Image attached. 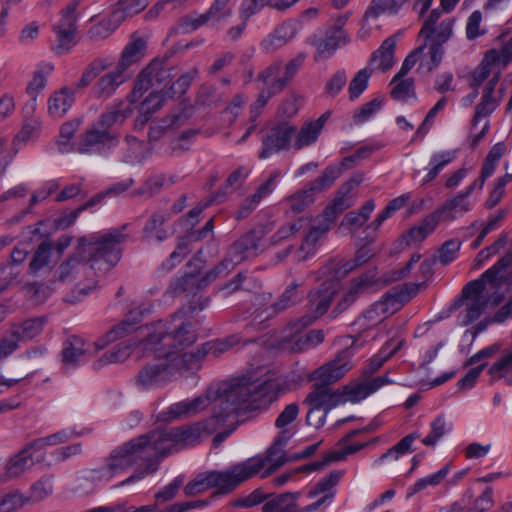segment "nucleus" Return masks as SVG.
<instances>
[{
	"label": "nucleus",
	"instance_id": "obj_49",
	"mask_svg": "<svg viewBox=\"0 0 512 512\" xmlns=\"http://www.w3.org/2000/svg\"><path fill=\"white\" fill-rule=\"evenodd\" d=\"M238 263L233 260V257L229 256L224 258L217 266L211 269L201 278L199 287L205 288L210 282L215 281L219 277L227 275V273L234 268Z\"/></svg>",
	"mask_w": 512,
	"mask_h": 512
},
{
	"label": "nucleus",
	"instance_id": "obj_41",
	"mask_svg": "<svg viewBox=\"0 0 512 512\" xmlns=\"http://www.w3.org/2000/svg\"><path fill=\"white\" fill-rule=\"evenodd\" d=\"M34 465L31 454H27V449H22L16 456L11 458L6 466V473L10 478L19 477L26 470Z\"/></svg>",
	"mask_w": 512,
	"mask_h": 512
},
{
	"label": "nucleus",
	"instance_id": "obj_54",
	"mask_svg": "<svg viewBox=\"0 0 512 512\" xmlns=\"http://www.w3.org/2000/svg\"><path fill=\"white\" fill-rule=\"evenodd\" d=\"M300 287V283L292 282L279 297L278 301H276L271 308L273 309L274 314H278L287 308L293 306L297 302V294L298 288Z\"/></svg>",
	"mask_w": 512,
	"mask_h": 512
},
{
	"label": "nucleus",
	"instance_id": "obj_56",
	"mask_svg": "<svg viewBox=\"0 0 512 512\" xmlns=\"http://www.w3.org/2000/svg\"><path fill=\"white\" fill-rule=\"evenodd\" d=\"M127 153L123 160L127 163L141 162L145 155V143L134 136H126Z\"/></svg>",
	"mask_w": 512,
	"mask_h": 512
},
{
	"label": "nucleus",
	"instance_id": "obj_46",
	"mask_svg": "<svg viewBox=\"0 0 512 512\" xmlns=\"http://www.w3.org/2000/svg\"><path fill=\"white\" fill-rule=\"evenodd\" d=\"M54 69L52 64H45L41 69L35 71L32 80L29 82L26 92L31 97L33 104L36 102L38 94L46 86V75Z\"/></svg>",
	"mask_w": 512,
	"mask_h": 512
},
{
	"label": "nucleus",
	"instance_id": "obj_53",
	"mask_svg": "<svg viewBox=\"0 0 512 512\" xmlns=\"http://www.w3.org/2000/svg\"><path fill=\"white\" fill-rule=\"evenodd\" d=\"M341 174V167L331 165L325 168L319 177L308 184L312 187V190L319 193L325 188L330 187Z\"/></svg>",
	"mask_w": 512,
	"mask_h": 512
},
{
	"label": "nucleus",
	"instance_id": "obj_1",
	"mask_svg": "<svg viewBox=\"0 0 512 512\" xmlns=\"http://www.w3.org/2000/svg\"><path fill=\"white\" fill-rule=\"evenodd\" d=\"M288 389L287 381L281 378L257 379L249 376L238 380L216 399L213 418L217 424L228 423L230 428L216 434L213 445L218 447L232 433L242 413L267 408L278 398L279 393Z\"/></svg>",
	"mask_w": 512,
	"mask_h": 512
},
{
	"label": "nucleus",
	"instance_id": "obj_13",
	"mask_svg": "<svg viewBox=\"0 0 512 512\" xmlns=\"http://www.w3.org/2000/svg\"><path fill=\"white\" fill-rule=\"evenodd\" d=\"M143 441L144 439L139 436L114 449L107 459L108 469L111 471L125 469L139 461L145 463V454L142 446L145 442Z\"/></svg>",
	"mask_w": 512,
	"mask_h": 512
},
{
	"label": "nucleus",
	"instance_id": "obj_8",
	"mask_svg": "<svg viewBox=\"0 0 512 512\" xmlns=\"http://www.w3.org/2000/svg\"><path fill=\"white\" fill-rule=\"evenodd\" d=\"M338 288L339 282L334 278H330L323 281L317 288L312 289L307 295V314L290 323L291 329L298 333L326 314L338 293Z\"/></svg>",
	"mask_w": 512,
	"mask_h": 512
},
{
	"label": "nucleus",
	"instance_id": "obj_17",
	"mask_svg": "<svg viewBox=\"0 0 512 512\" xmlns=\"http://www.w3.org/2000/svg\"><path fill=\"white\" fill-rule=\"evenodd\" d=\"M390 383H392V380H390L386 375L378 376L367 381L351 382L340 389V394L342 395L343 403H357L377 391L382 386Z\"/></svg>",
	"mask_w": 512,
	"mask_h": 512
},
{
	"label": "nucleus",
	"instance_id": "obj_38",
	"mask_svg": "<svg viewBox=\"0 0 512 512\" xmlns=\"http://www.w3.org/2000/svg\"><path fill=\"white\" fill-rule=\"evenodd\" d=\"M315 194L316 192L307 184L303 189L286 198V203L291 212L298 214L305 211L314 202Z\"/></svg>",
	"mask_w": 512,
	"mask_h": 512
},
{
	"label": "nucleus",
	"instance_id": "obj_63",
	"mask_svg": "<svg viewBox=\"0 0 512 512\" xmlns=\"http://www.w3.org/2000/svg\"><path fill=\"white\" fill-rule=\"evenodd\" d=\"M446 433V423L443 416H438L431 423V432L422 440L426 446H434Z\"/></svg>",
	"mask_w": 512,
	"mask_h": 512
},
{
	"label": "nucleus",
	"instance_id": "obj_44",
	"mask_svg": "<svg viewBox=\"0 0 512 512\" xmlns=\"http://www.w3.org/2000/svg\"><path fill=\"white\" fill-rule=\"evenodd\" d=\"M362 294L361 291L349 283L347 289L343 292L341 298L330 312L329 317L331 319L339 317L342 313L347 311Z\"/></svg>",
	"mask_w": 512,
	"mask_h": 512
},
{
	"label": "nucleus",
	"instance_id": "obj_12",
	"mask_svg": "<svg viewBox=\"0 0 512 512\" xmlns=\"http://www.w3.org/2000/svg\"><path fill=\"white\" fill-rule=\"evenodd\" d=\"M297 127L289 122L282 121L273 126L262 139V149L259 158L266 159L272 154L290 148L291 139L296 134Z\"/></svg>",
	"mask_w": 512,
	"mask_h": 512
},
{
	"label": "nucleus",
	"instance_id": "obj_64",
	"mask_svg": "<svg viewBox=\"0 0 512 512\" xmlns=\"http://www.w3.org/2000/svg\"><path fill=\"white\" fill-rule=\"evenodd\" d=\"M349 283L362 293H365L368 289L378 283L376 268L370 269L360 276L351 279Z\"/></svg>",
	"mask_w": 512,
	"mask_h": 512
},
{
	"label": "nucleus",
	"instance_id": "obj_42",
	"mask_svg": "<svg viewBox=\"0 0 512 512\" xmlns=\"http://www.w3.org/2000/svg\"><path fill=\"white\" fill-rule=\"evenodd\" d=\"M260 459V457H256ZM261 460H265V464L270 462L271 464L266 469V471L262 474V477H267L270 474L277 471L280 467H282L287 462L291 461L290 457L285 455V452L282 447L275 446L273 443L266 451V457L261 458Z\"/></svg>",
	"mask_w": 512,
	"mask_h": 512
},
{
	"label": "nucleus",
	"instance_id": "obj_10",
	"mask_svg": "<svg viewBox=\"0 0 512 512\" xmlns=\"http://www.w3.org/2000/svg\"><path fill=\"white\" fill-rule=\"evenodd\" d=\"M171 78L168 58H155L137 76L134 87L128 95L130 103L140 99L144 92L154 85H160Z\"/></svg>",
	"mask_w": 512,
	"mask_h": 512
},
{
	"label": "nucleus",
	"instance_id": "obj_40",
	"mask_svg": "<svg viewBox=\"0 0 512 512\" xmlns=\"http://www.w3.org/2000/svg\"><path fill=\"white\" fill-rule=\"evenodd\" d=\"M259 286V283L249 276L247 272H239L231 280L223 284L220 289L226 292L227 295H231L239 290L251 291Z\"/></svg>",
	"mask_w": 512,
	"mask_h": 512
},
{
	"label": "nucleus",
	"instance_id": "obj_9",
	"mask_svg": "<svg viewBox=\"0 0 512 512\" xmlns=\"http://www.w3.org/2000/svg\"><path fill=\"white\" fill-rule=\"evenodd\" d=\"M421 285V283H404L392 287L366 311V317L374 319L394 314L418 293Z\"/></svg>",
	"mask_w": 512,
	"mask_h": 512
},
{
	"label": "nucleus",
	"instance_id": "obj_24",
	"mask_svg": "<svg viewBox=\"0 0 512 512\" xmlns=\"http://www.w3.org/2000/svg\"><path fill=\"white\" fill-rule=\"evenodd\" d=\"M146 48L147 40L133 34L130 42L124 47L116 67L125 73L131 65L139 62L144 57Z\"/></svg>",
	"mask_w": 512,
	"mask_h": 512
},
{
	"label": "nucleus",
	"instance_id": "obj_5",
	"mask_svg": "<svg viewBox=\"0 0 512 512\" xmlns=\"http://www.w3.org/2000/svg\"><path fill=\"white\" fill-rule=\"evenodd\" d=\"M302 63L303 57L298 56L290 60L285 65L283 75H281V62H275L259 73L257 79L262 81L267 87L259 93L258 98L250 108L262 112V109L265 107L268 100L283 91L288 83L293 79Z\"/></svg>",
	"mask_w": 512,
	"mask_h": 512
},
{
	"label": "nucleus",
	"instance_id": "obj_32",
	"mask_svg": "<svg viewBox=\"0 0 512 512\" xmlns=\"http://www.w3.org/2000/svg\"><path fill=\"white\" fill-rule=\"evenodd\" d=\"M352 205L353 200L351 195L341 193V190H338L332 202L325 207L319 217L332 225L337 217Z\"/></svg>",
	"mask_w": 512,
	"mask_h": 512
},
{
	"label": "nucleus",
	"instance_id": "obj_45",
	"mask_svg": "<svg viewBox=\"0 0 512 512\" xmlns=\"http://www.w3.org/2000/svg\"><path fill=\"white\" fill-rule=\"evenodd\" d=\"M494 91L489 88H484L482 92V99L477 104L474 117L472 119V125L475 126L478 119L481 117H487L490 115L498 106L499 99L493 96Z\"/></svg>",
	"mask_w": 512,
	"mask_h": 512
},
{
	"label": "nucleus",
	"instance_id": "obj_58",
	"mask_svg": "<svg viewBox=\"0 0 512 512\" xmlns=\"http://www.w3.org/2000/svg\"><path fill=\"white\" fill-rule=\"evenodd\" d=\"M370 75L371 72L366 68L360 70L355 75L349 85L350 100L358 98L362 92H364V90L367 88Z\"/></svg>",
	"mask_w": 512,
	"mask_h": 512
},
{
	"label": "nucleus",
	"instance_id": "obj_37",
	"mask_svg": "<svg viewBox=\"0 0 512 512\" xmlns=\"http://www.w3.org/2000/svg\"><path fill=\"white\" fill-rule=\"evenodd\" d=\"M311 219L308 217H299L295 221L281 226L271 237L272 244H278L282 241L293 238L297 233L308 228Z\"/></svg>",
	"mask_w": 512,
	"mask_h": 512
},
{
	"label": "nucleus",
	"instance_id": "obj_28",
	"mask_svg": "<svg viewBox=\"0 0 512 512\" xmlns=\"http://www.w3.org/2000/svg\"><path fill=\"white\" fill-rule=\"evenodd\" d=\"M74 90L63 87L54 92L48 100V112L50 115L62 118L74 102Z\"/></svg>",
	"mask_w": 512,
	"mask_h": 512
},
{
	"label": "nucleus",
	"instance_id": "obj_23",
	"mask_svg": "<svg viewBox=\"0 0 512 512\" xmlns=\"http://www.w3.org/2000/svg\"><path fill=\"white\" fill-rule=\"evenodd\" d=\"M473 191L474 185H469L464 191L459 192L455 197L446 200L439 207V213H442L443 221H452L458 214L467 213L470 210V203L467 198Z\"/></svg>",
	"mask_w": 512,
	"mask_h": 512
},
{
	"label": "nucleus",
	"instance_id": "obj_60",
	"mask_svg": "<svg viewBox=\"0 0 512 512\" xmlns=\"http://www.w3.org/2000/svg\"><path fill=\"white\" fill-rule=\"evenodd\" d=\"M209 471L200 473L193 481H190L184 488L186 496H194L202 493L211 487Z\"/></svg>",
	"mask_w": 512,
	"mask_h": 512
},
{
	"label": "nucleus",
	"instance_id": "obj_57",
	"mask_svg": "<svg viewBox=\"0 0 512 512\" xmlns=\"http://www.w3.org/2000/svg\"><path fill=\"white\" fill-rule=\"evenodd\" d=\"M54 32L56 33V42L53 47L54 52L58 55L70 52L76 44V32L65 30H54Z\"/></svg>",
	"mask_w": 512,
	"mask_h": 512
},
{
	"label": "nucleus",
	"instance_id": "obj_43",
	"mask_svg": "<svg viewBox=\"0 0 512 512\" xmlns=\"http://www.w3.org/2000/svg\"><path fill=\"white\" fill-rule=\"evenodd\" d=\"M52 247L53 245L49 241H43L39 244L29 263L30 274H36L49 265Z\"/></svg>",
	"mask_w": 512,
	"mask_h": 512
},
{
	"label": "nucleus",
	"instance_id": "obj_34",
	"mask_svg": "<svg viewBox=\"0 0 512 512\" xmlns=\"http://www.w3.org/2000/svg\"><path fill=\"white\" fill-rule=\"evenodd\" d=\"M396 40L394 37L385 39L381 46L372 54L371 62H378V68L383 72L389 70L394 64V51Z\"/></svg>",
	"mask_w": 512,
	"mask_h": 512
},
{
	"label": "nucleus",
	"instance_id": "obj_39",
	"mask_svg": "<svg viewBox=\"0 0 512 512\" xmlns=\"http://www.w3.org/2000/svg\"><path fill=\"white\" fill-rule=\"evenodd\" d=\"M308 227L309 230L307 231L303 238L300 250L306 251L307 253H311L314 251L318 240L330 230L331 224L328 223L327 221H324V219L320 218L318 225H309Z\"/></svg>",
	"mask_w": 512,
	"mask_h": 512
},
{
	"label": "nucleus",
	"instance_id": "obj_47",
	"mask_svg": "<svg viewBox=\"0 0 512 512\" xmlns=\"http://www.w3.org/2000/svg\"><path fill=\"white\" fill-rule=\"evenodd\" d=\"M238 263L233 260V257L229 256L224 258L217 266L211 269L201 278L199 287L205 288L210 282L215 281L219 277L227 275V273L234 268Z\"/></svg>",
	"mask_w": 512,
	"mask_h": 512
},
{
	"label": "nucleus",
	"instance_id": "obj_22",
	"mask_svg": "<svg viewBox=\"0 0 512 512\" xmlns=\"http://www.w3.org/2000/svg\"><path fill=\"white\" fill-rule=\"evenodd\" d=\"M142 313L137 310H131L118 325H115L105 335V339L95 342L94 352L103 349L108 343L115 341L119 338L125 337L127 334L134 330V326L140 321Z\"/></svg>",
	"mask_w": 512,
	"mask_h": 512
},
{
	"label": "nucleus",
	"instance_id": "obj_51",
	"mask_svg": "<svg viewBox=\"0 0 512 512\" xmlns=\"http://www.w3.org/2000/svg\"><path fill=\"white\" fill-rule=\"evenodd\" d=\"M191 114L186 108H183L179 113H174L162 120V125L159 127H151L149 137L151 139H157L161 134V129H167L172 127H178L186 122Z\"/></svg>",
	"mask_w": 512,
	"mask_h": 512
},
{
	"label": "nucleus",
	"instance_id": "obj_35",
	"mask_svg": "<svg viewBox=\"0 0 512 512\" xmlns=\"http://www.w3.org/2000/svg\"><path fill=\"white\" fill-rule=\"evenodd\" d=\"M167 215L156 211L152 213L150 218L147 220L146 224L143 227V235L145 238H155L159 242L165 240L168 236L166 229H164V224L167 221Z\"/></svg>",
	"mask_w": 512,
	"mask_h": 512
},
{
	"label": "nucleus",
	"instance_id": "obj_27",
	"mask_svg": "<svg viewBox=\"0 0 512 512\" xmlns=\"http://www.w3.org/2000/svg\"><path fill=\"white\" fill-rule=\"evenodd\" d=\"M301 496L300 492H286L274 495L263 505V512H302V508L297 504V499Z\"/></svg>",
	"mask_w": 512,
	"mask_h": 512
},
{
	"label": "nucleus",
	"instance_id": "obj_20",
	"mask_svg": "<svg viewBox=\"0 0 512 512\" xmlns=\"http://www.w3.org/2000/svg\"><path fill=\"white\" fill-rule=\"evenodd\" d=\"M126 79L125 73L115 67L114 70L102 75L93 86L95 98L103 101L108 100Z\"/></svg>",
	"mask_w": 512,
	"mask_h": 512
},
{
	"label": "nucleus",
	"instance_id": "obj_4",
	"mask_svg": "<svg viewBox=\"0 0 512 512\" xmlns=\"http://www.w3.org/2000/svg\"><path fill=\"white\" fill-rule=\"evenodd\" d=\"M510 266H512V252H508L500 258L479 279L470 281L463 287L459 300L454 304L455 308L465 307L461 318L462 326L471 324L482 315L489 302V299L483 296L486 283H489L494 288H499L504 282V277L501 273Z\"/></svg>",
	"mask_w": 512,
	"mask_h": 512
},
{
	"label": "nucleus",
	"instance_id": "obj_48",
	"mask_svg": "<svg viewBox=\"0 0 512 512\" xmlns=\"http://www.w3.org/2000/svg\"><path fill=\"white\" fill-rule=\"evenodd\" d=\"M238 263L233 260V257L229 256L224 258L217 266L211 269L201 278L199 287L205 288L210 282L215 281L219 277L227 275V273L234 268Z\"/></svg>",
	"mask_w": 512,
	"mask_h": 512
},
{
	"label": "nucleus",
	"instance_id": "obj_7",
	"mask_svg": "<svg viewBox=\"0 0 512 512\" xmlns=\"http://www.w3.org/2000/svg\"><path fill=\"white\" fill-rule=\"evenodd\" d=\"M168 429L164 431L152 432L147 435H141L145 442L143 446L145 454L144 469L136 472L115 487L124 486L134 481L140 480L147 474L155 472L158 468L160 460L170 454L177 447L176 442L168 437Z\"/></svg>",
	"mask_w": 512,
	"mask_h": 512
},
{
	"label": "nucleus",
	"instance_id": "obj_62",
	"mask_svg": "<svg viewBox=\"0 0 512 512\" xmlns=\"http://www.w3.org/2000/svg\"><path fill=\"white\" fill-rule=\"evenodd\" d=\"M200 280L194 274H187L176 281L173 290L175 294L184 292L195 293L203 288L199 287Z\"/></svg>",
	"mask_w": 512,
	"mask_h": 512
},
{
	"label": "nucleus",
	"instance_id": "obj_55",
	"mask_svg": "<svg viewBox=\"0 0 512 512\" xmlns=\"http://www.w3.org/2000/svg\"><path fill=\"white\" fill-rule=\"evenodd\" d=\"M486 63L491 67L493 65L501 64L502 67H506L512 60V43L509 41L500 50L490 49L488 50L484 58Z\"/></svg>",
	"mask_w": 512,
	"mask_h": 512
},
{
	"label": "nucleus",
	"instance_id": "obj_50",
	"mask_svg": "<svg viewBox=\"0 0 512 512\" xmlns=\"http://www.w3.org/2000/svg\"><path fill=\"white\" fill-rule=\"evenodd\" d=\"M238 263L233 260V257L229 256L224 258L217 266L211 269L201 278L199 287L205 288L210 282L215 281L219 277L227 275V273L234 268Z\"/></svg>",
	"mask_w": 512,
	"mask_h": 512
},
{
	"label": "nucleus",
	"instance_id": "obj_33",
	"mask_svg": "<svg viewBox=\"0 0 512 512\" xmlns=\"http://www.w3.org/2000/svg\"><path fill=\"white\" fill-rule=\"evenodd\" d=\"M111 66L106 58L93 59L83 70L81 77L75 83V90L87 88L103 71Z\"/></svg>",
	"mask_w": 512,
	"mask_h": 512
},
{
	"label": "nucleus",
	"instance_id": "obj_30",
	"mask_svg": "<svg viewBox=\"0 0 512 512\" xmlns=\"http://www.w3.org/2000/svg\"><path fill=\"white\" fill-rule=\"evenodd\" d=\"M203 426L200 423L173 427L168 429V437L176 442L177 446H188L198 442Z\"/></svg>",
	"mask_w": 512,
	"mask_h": 512
},
{
	"label": "nucleus",
	"instance_id": "obj_36",
	"mask_svg": "<svg viewBox=\"0 0 512 512\" xmlns=\"http://www.w3.org/2000/svg\"><path fill=\"white\" fill-rule=\"evenodd\" d=\"M208 404L209 398L207 396H199L192 401H182L172 405L169 408V414L171 418L194 415L203 410Z\"/></svg>",
	"mask_w": 512,
	"mask_h": 512
},
{
	"label": "nucleus",
	"instance_id": "obj_21",
	"mask_svg": "<svg viewBox=\"0 0 512 512\" xmlns=\"http://www.w3.org/2000/svg\"><path fill=\"white\" fill-rule=\"evenodd\" d=\"M349 41V35H340L336 30L327 29L323 37H314L312 40L316 48L315 60L331 57L341 44L345 45Z\"/></svg>",
	"mask_w": 512,
	"mask_h": 512
},
{
	"label": "nucleus",
	"instance_id": "obj_3",
	"mask_svg": "<svg viewBox=\"0 0 512 512\" xmlns=\"http://www.w3.org/2000/svg\"><path fill=\"white\" fill-rule=\"evenodd\" d=\"M127 225L112 229L97 237H80L75 252L63 261L55 272L58 281L70 279L81 263H90L88 269L108 272L117 265L122 256V244L128 237L124 233Z\"/></svg>",
	"mask_w": 512,
	"mask_h": 512
},
{
	"label": "nucleus",
	"instance_id": "obj_6",
	"mask_svg": "<svg viewBox=\"0 0 512 512\" xmlns=\"http://www.w3.org/2000/svg\"><path fill=\"white\" fill-rule=\"evenodd\" d=\"M265 466V460L249 458L231 465L225 470L209 471L211 487L217 494L227 495L238 486L257 475Z\"/></svg>",
	"mask_w": 512,
	"mask_h": 512
},
{
	"label": "nucleus",
	"instance_id": "obj_25",
	"mask_svg": "<svg viewBox=\"0 0 512 512\" xmlns=\"http://www.w3.org/2000/svg\"><path fill=\"white\" fill-rule=\"evenodd\" d=\"M329 115L330 112H325L318 119L304 123L299 132L295 134L294 148L300 150L303 147L313 144L318 139Z\"/></svg>",
	"mask_w": 512,
	"mask_h": 512
},
{
	"label": "nucleus",
	"instance_id": "obj_2",
	"mask_svg": "<svg viewBox=\"0 0 512 512\" xmlns=\"http://www.w3.org/2000/svg\"><path fill=\"white\" fill-rule=\"evenodd\" d=\"M197 340V333L191 322L183 320V312H176L166 323H159L141 343L142 351L149 356L157 354L166 358L172 373L182 369H195L205 357V351L198 348L187 352L186 349Z\"/></svg>",
	"mask_w": 512,
	"mask_h": 512
},
{
	"label": "nucleus",
	"instance_id": "obj_31",
	"mask_svg": "<svg viewBox=\"0 0 512 512\" xmlns=\"http://www.w3.org/2000/svg\"><path fill=\"white\" fill-rule=\"evenodd\" d=\"M120 23H122L121 15L112 12L108 18H104L92 25L87 32V36L94 42L104 40L112 34Z\"/></svg>",
	"mask_w": 512,
	"mask_h": 512
},
{
	"label": "nucleus",
	"instance_id": "obj_15",
	"mask_svg": "<svg viewBox=\"0 0 512 512\" xmlns=\"http://www.w3.org/2000/svg\"><path fill=\"white\" fill-rule=\"evenodd\" d=\"M157 362L145 365L138 373L136 382L143 388L161 386L173 378L172 368L166 358L154 354Z\"/></svg>",
	"mask_w": 512,
	"mask_h": 512
},
{
	"label": "nucleus",
	"instance_id": "obj_29",
	"mask_svg": "<svg viewBox=\"0 0 512 512\" xmlns=\"http://www.w3.org/2000/svg\"><path fill=\"white\" fill-rule=\"evenodd\" d=\"M91 353V350L86 346L82 338L72 335L63 343L62 361L68 365H75L82 356Z\"/></svg>",
	"mask_w": 512,
	"mask_h": 512
},
{
	"label": "nucleus",
	"instance_id": "obj_26",
	"mask_svg": "<svg viewBox=\"0 0 512 512\" xmlns=\"http://www.w3.org/2000/svg\"><path fill=\"white\" fill-rule=\"evenodd\" d=\"M297 34V25L293 22H283L277 26L262 42V48L267 51H273L284 46L289 40Z\"/></svg>",
	"mask_w": 512,
	"mask_h": 512
},
{
	"label": "nucleus",
	"instance_id": "obj_18",
	"mask_svg": "<svg viewBox=\"0 0 512 512\" xmlns=\"http://www.w3.org/2000/svg\"><path fill=\"white\" fill-rule=\"evenodd\" d=\"M132 113L133 109L131 105H124L123 102H120L118 104L111 105L101 113L94 125L99 127L102 131L117 133L114 128L122 126Z\"/></svg>",
	"mask_w": 512,
	"mask_h": 512
},
{
	"label": "nucleus",
	"instance_id": "obj_14",
	"mask_svg": "<svg viewBox=\"0 0 512 512\" xmlns=\"http://www.w3.org/2000/svg\"><path fill=\"white\" fill-rule=\"evenodd\" d=\"M352 355V349L345 348L333 360L319 367L315 371L319 383L331 385L340 380L352 368Z\"/></svg>",
	"mask_w": 512,
	"mask_h": 512
},
{
	"label": "nucleus",
	"instance_id": "obj_52",
	"mask_svg": "<svg viewBox=\"0 0 512 512\" xmlns=\"http://www.w3.org/2000/svg\"><path fill=\"white\" fill-rule=\"evenodd\" d=\"M149 4V0H119L113 13L121 15V22L127 17H132L143 11Z\"/></svg>",
	"mask_w": 512,
	"mask_h": 512
},
{
	"label": "nucleus",
	"instance_id": "obj_16",
	"mask_svg": "<svg viewBox=\"0 0 512 512\" xmlns=\"http://www.w3.org/2000/svg\"><path fill=\"white\" fill-rule=\"evenodd\" d=\"M304 403L328 413L336 406L343 404V398L340 389L334 390L330 385L316 382L313 384L311 392L306 396Z\"/></svg>",
	"mask_w": 512,
	"mask_h": 512
},
{
	"label": "nucleus",
	"instance_id": "obj_61",
	"mask_svg": "<svg viewBox=\"0 0 512 512\" xmlns=\"http://www.w3.org/2000/svg\"><path fill=\"white\" fill-rule=\"evenodd\" d=\"M183 485V477H176L171 483L163 487L155 494V501L158 505L174 499Z\"/></svg>",
	"mask_w": 512,
	"mask_h": 512
},
{
	"label": "nucleus",
	"instance_id": "obj_11",
	"mask_svg": "<svg viewBox=\"0 0 512 512\" xmlns=\"http://www.w3.org/2000/svg\"><path fill=\"white\" fill-rule=\"evenodd\" d=\"M120 141L119 133L102 131L94 124L79 135L75 151L80 154L101 153L116 146Z\"/></svg>",
	"mask_w": 512,
	"mask_h": 512
},
{
	"label": "nucleus",
	"instance_id": "obj_19",
	"mask_svg": "<svg viewBox=\"0 0 512 512\" xmlns=\"http://www.w3.org/2000/svg\"><path fill=\"white\" fill-rule=\"evenodd\" d=\"M261 237L258 232L251 230L242 235L230 247L228 255L238 264L246 259L255 257L259 253V244Z\"/></svg>",
	"mask_w": 512,
	"mask_h": 512
},
{
	"label": "nucleus",
	"instance_id": "obj_59",
	"mask_svg": "<svg viewBox=\"0 0 512 512\" xmlns=\"http://www.w3.org/2000/svg\"><path fill=\"white\" fill-rule=\"evenodd\" d=\"M343 475L342 471H332L327 477L320 480L314 487L308 492V497L313 498L318 494L328 492L334 486L337 485L341 476Z\"/></svg>",
	"mask_w": 512,
	"mask_h": 512
}]
</instances>
